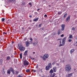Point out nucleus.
<instances>
[{"instance_id": "obj_50", "label": "nucleus", "mask_w": 77, "mask_h": 77, "mask_svg": "<svg viewBox=\"0 0 77 77\" xmlns=\"http://www.w3.org/2000/svg\"><path fill=\"white\" fill-rule=\"evenodd\" d=\"M36 27H38V25H36Z\"/></svg>"}, {"instance_id": "obj_9", "label": "nucleus", "mask_w": 77, "mask_h": 77, "mask_svg": "<svg viewBox=\"0 0 77 77\" xmlns=\"http://www.w3.org/2000/svg\"><path fill=\"white\" fill-rule=\"evenodd\" d=\"M70 16H69L66 19V21L67 22H69L70 21Z\"/></svg>"}, {"instance_id": "obj_42", "label": "nucleus", "mask_w": 77, "mask_h": 77, "mask_svg": "<svg viewBox=\"0 0 77 77\" xmlns=\"http://www.w3.org/2000/svg\"><path fill=\"white\" fill-rule=\"evenodd\" d=\"M18 77H22V76H21L20 75H19L18 76Z\"/></svg>"}, {"instance_id": "obj_41", "label": "nucleus", "mask_w": 77, "mask_h": 77, "mask_svg": "<svg viewBox=\"0 0 77 77\" xmlns=\"http://www.w3.org/2000/svg\"><path fill=\"white\" fill-rule=\"evenodd\" d=\"M60 31H59L58 32V35H60Z\"/></svg>"}, {"instance_id": "obj_10", "label": "nucleus", "mask_w": 77, "mask_h": 77, "mask_svg": "<svg viewBox=\"0 0 77 77\" xmlns=\"http://www.w3.org/2000/svg\"><path fill=\"white\" fill-rule=\"evenodd\" d=\"M53 69L54 72H56L57 71V67H54L53 68Z\"/></svg>"}, {"instance_id": "obj_16", "label": "nucleus", "mask_w": 77, "mask_h": 77, "mask_svg": "<svg viewBox=\"0 0 77 77\" xmlns=\"http://www.w3.org/2000/svg\"><path fill=\"white\" fill-rule=\"evenodd\" d=\"M7 73L8 74H11V70H10L8 69L7 70Z\"/></svg>"}, {"instance_id": "obj_43", "label": "nucleus", "mask_w": 77, "mask_h": 77, "mask_svg": "<svg viewBox=\"0 0 77 77\" xmlns=\"http://www.w3.org/2000/svg\"><path fill=\"white\" fill-rule=\"evenodd\" d=\"M41 24H40L38 25L39 27H41Z\"/></svg>"}, {"instance_id": "obj_1", "label": "nucleus", "mask_w": 77, "mask_h": 77, "mask_svg": "<svg viewBox=\"0 0 77 77\" xmlns=\"http://www.w3.org/2000/svg\"><path fill=\"white\" fill-rule=\"evenodd\" d=\"M71 69V66H70L69 64H67V65H66L65 68L66 71V72H69Z\"/></svg>"}, {"instance_id": "obj_25", "label": "nucleus", "mask_w": 77, "mask_h": 77, "mask_svg": "<svg viewBox=\"0 0 77 77\" xmlns=\"http://www.w3.org/2000/svg\"><path fill=\"white\" fill-rule=\"evenodd\" d=\"M10 59V57L8 56L7 57V60H9Z\"/></svg>"}, {"instance_id": "obj_46", "label": "nucleus", "mask_w": 77, "mask_h": 77, "mask_svg": "<svg viewBox=\"0 0 77 77\" xmlns=\"http://www.w3.org/2000/svg\"><path fill=\"white\" fill-rule=\"evenodd\" d=\"M54 64H55V63H52V65H54Z\"/></svg>"}, {"instance_id": "obj_11", "label": "nucleus", "mask_w": 77, "mask_h": 77, "mask_svg": "<svg viewBox=\"0 0 77 77\" xmlns=\"http://www.w3.org/2000/svg\"><path fill=\"white\" fill-rule=\"evenodd\" d=\"M48 66L50 68H52V65H51V63H49Z\"/></svg>"}, {"instance_id": "obj_32", "label": "nucleus", "mask_w": 77, "mask_h": 77, "mask_svg": "<svg viewBox=\"0 0 77 77\" xmlns=\"http://www.w3.org/2000/svg\"><path fill=\"white\" fill-rule=\"evenodd\" d=\"M34 14H35V15H38V13H37V12H35Z\"/></svg>"}, {"instance_id": "obj_54", "label": "nucleus", "mask_w": 77, "mask_h": 77, "mask_svg": "<svg viewBox=\"0 0 77 77\" xmlns=\"http://www.w3.org/2000/svg\"><path fill=\"white\" fill-rule=\"evenodd\" d=\"M49 6H50L49 5Z\"/></svg>"}, {"instance_id": "obj_13", "label": "nucleus", "mask_w": 77, "mask_h": 77, "mask_svg": "<svg viewBox=\"0 0 77 77\" xmlns=\"http://www.w3.org/2000/svg\"><path fill=\"white\" fill-rule=\"evenodd\" d=\"M74 51H75V50H74V49H72L70 51V53L71 54H72Z\"/></svg>"}, {"instance_id": "obj_28", "label": "nucleus", "mask_w": 77, "mask_h": 77, "mask_svg": "<svg viewBox=\"0 0 77 77\" xmlns=\"http://www.w3.org/2000/svg\"><path fill=\"white\" fill-rule=\"evenodd\" d=\"M5 19L4 18H2V21L3 22V21H5Z\"/></svg>"}, {"instance_id": "obj_5", "label": "nucleus", "mask_w": 77, "mask_h": 77, "mask_svg": "<svg viewBox=\"0 0 77 77\" xmlns=\"http://www.w3.org/2000/svg\"><path fill=\"white\" fill-rule=\"evenodd\" d=\"M9 69V70H10V71H11V72H12L13 74H15V72H14V69L13 68H12L10 67Z\"/></svg>"}, {"instance_id": "obj_52", "label": "nucleus", "mask_w": 77, "mask_h": 77, "mask_svg": "<svg viewBox=\"0 0 77 77\" xmlns=\"http://www.w3.org/2000/svg\"><path fill=\"white\" fill-rule=\"evenodd\" d=\"M40 9H38V11H39V10Z\"/></svg>"}, {"instance_id": "obj_19", "label": "nucleus", "mask_w": 77, "mask_h": 77, "mask_svg": "<svg viewBox=\"0 0 77 77\" xmlns=\"http://www.w3.org/2000/svg\"><path fill=\"white\" fill-rule=\"evenodd\" d=\"M27 51H26L24 53V55H25V56H26L27 55Z\"/></svg>"}, {"instance_id": "obj_34", "label": "nucleus", "mask_w": 77, "mask_h": 77, "mask_svg": "<svg viewBox=\"0 0 77 77\" xmlns=\"http://www.w3.org/2000/svg\"><path fill=\"white\" fill-rule=\"evenodd\" d=\"M29 5H30L31 6H32V3H31V2L29 3Z\"/></svg>"}, {"instance_id": "obj_33", "label": "nucleus", "mask_w": 77, "mask_h": 77, "mask_svg": "<svg viewBox=\"0 0 77 77\" xmlns=\"http://www.w3.org/2000/svg\"><path fill=\"white\" fill-rule=\"evenodd\" d=\"M61 37H63L64 36V35L62 34L60 35Z\"/></svg>"}, {"instance_id": "obj_27", "label": "nucleus", "mask_w": 77, "mask_h": 77, "mask_svg": "<svg viewBox=\"0 0 77 77\" xmlns=\"http://www.w3.org/2000/svg\"><path fill=\"white\" fill-rule=\"evenodd\" d=\"M63 45H64V44H63V43H62V44H60L59 45V47H61V46H63Z\"/></svg>"}, {"instance_id": "obj_14", "label": "nucleus", "mask_w": 77, "mask_h": 77, "mask_svg": "<svg viewBox=\"0 0 77 77\" xmlns=\"http://www.w3.org/2000/svg\"><path fill=\"white\" fill-rule=\"evenodd\" d=\"M50 68L48 66H47L46 67V70H49L50 69Z\"/></svg>"}, {"instance_id": "obj_51", "label": "nucleus", "mask_w": 77, "mask_h": 77, "mask_svg": "<svg viewBox=\"0 0 77 77\" xmlns=\"http://www.w3.org/2000/svg\"><path fill=\"white\" fill-rule=\"evenodd\" d=\"M57 66H59V65L58 64H57Z\"/></svg>"}, {"instance_id": "obj_38", "label": "nucleus", "mask_w": 77, "mask_h": 77, "mask_svg": "<svg viewBox=\"0 0 77 77\" xmlns=\"http://www.w3.org/2000/svg\"><path fill=\"white\" fill-rule=\"evenodd\" d=\"M53 35H56V33L54 32L53 33Z\"/></svg>"}, {"instance_id": "obj_4", "label": "nucleus", "mask_w": 77, "mask_h": 77, "mask_svg": "<svg viewBox=\"0 0 77 77\" xmlns=\"http://www.w3.org/2000/svg\"><path fill=\"white\" fill-rule=\"evenodd\" d=\"M23 64L24 66H28L29 65V62L26 60H25L23 62Z\"/></svg>"}, {"instance_id": "obj_18", "label": "nucleus", "mask_w": 77, "mask_h": 77, "mask_svg": "<svg viewBox=\"0 0 77 77\" xmlns=\"http://www.w3.org/2000/svg\"><path fill=\"white\" fill-rule=\"evenodd\" d=\"M50 72L51 73V74L53 73V72H53V70H52V69H51L50 71Z\"/></svg>"}, {"instance_id": "obj_30", "label": "nucleus", "mask_w": 77, "mask_h": 77, "mask_svg": "<svg viewBox=\"0 0 77 77\" xmlns=\"http://www.w3.org/2000/svg\"><path fill=\"white\" fill-rule=\"evenodd\" d=\"M18 74V72L17 71H15V74Z\"/></svg>"}, {"instance_id": "obj_22", "label": "nucleus", "mask_w": 77, "mask_h": 77, "mask_svg": "<svg viewBox=\"0 0 77 77\" xmlns=\"http://www.w3.org/2000/svg\"><path fill=\"white\" fill-rule=\"evenodd\" d=\"M20 57L21 59H22V53H21L20 54Z\"/></svg>"}, {"instance_id": "obj_31", "label": "nucleus", "mask_w": 77, "mask_h": 77, "mask_svg": "<svg viewBox=\"0 0 77 77\" xmlns=\"http://www.w3.org/2000/svg\"><path fill=\"white\" fill-rule=\"evenodd\" d=\"M71 41H72V39H70L68 40V42H71Z\"/></svg>"}, {"instance_id": "obj_39", "label": "nucleus", "mask_w": 77, "mask_h": 77, "mask_svg": "<svg viewBox=\"0 0 77 77\" xmlns=\"http://www.w3.org/2000/svg\"><path fill=\"white\" fill-rule=\"evenodd\" d=\"M33 45H36V43H33Z\"/></svg>"}, {"instance_id": "obj_37", "label": "nucleus", "mask_w": 77, "mask_h": 77, "mask_svg": "<svg viewBox=\"0 0 77 77\" xmlns=\"http://www.w3.org/2000/svg\"><path fill=\"white\" fill-rule=\"evenodd\" d=\"M3 34H5V35H6V34H7V33H6L5 32H3Z\"/></svg>"}, {"instance_id": "obj_20", "label": "nucleus", "mask_w": 77, "mask_h": 77, "mask_svg": "<svg viewBox=\"0 0 77 77\" xmlns=\"http://www.w3.org/2000/svg\"><path fill=\"white\" fill-rule=\"evenodd\" d=\"M11 20H7V23L8 24V23H11Z\"/></svg>"}, {"instance_id": "obj_44", "label": "nucleus", "mask_w": 77, "mask_h": 77, "mask_svg": "<svg viewBox=\"0 0 77 77\" xmlns=\"http://www.w3.org/2000/svg\"><path fill=\"white\" fill-rule=\"evenodd\" d=\"M30 40L31 41H33V39H32V38H30Z\"/></svg>"}, {"instance_id": "obj_7", "label": "nucleus", "mask_w": 77, "mask_h": 77, "mask_svg": "<svg viewBox=\"0 0 77 77\" xmlns=\"http://www.w3.org/2000/svg\"><path fill=\"white\" fill-rule=\"evenodd\" d=\"M61 26L62 28L61 29V30H62V31H63V30H65V25L64 24H62L61 25Z\"/></svg>"}, {"instance_id": "obj_40", "label": "nucleus", "mask_w": 77, "mask_h": 77, "mask_svg": "<svg viewBox=\"0 0 77 77\" xmlns=\"http://www.w3.org/2000/svg\"><path fill=\"white\" fill-rule=\"evenodd\" d=\"M10 2H13V0H9Z\"/></svg>"}, {"instance_id": "obj_2", "label": "nucleus", "mask_w": 77, "mask_h": 77, "mask_svg": "<svg viewBox=\"0 0 77 77\" xmlns=\"http://www.w3.org/2000/svg\"><path fill=\"white\" fill-rule=\"evenodd\" d=\"M48 57H49L48 54H45L43 57L42 59L44 60H45L46 59L48 58Z\"/></svg>"}, {"instance_id": "obj_35", "label": "nucleus", "mask_w": 77, "mask_h": 77, "mask_svg": "<svg viewBox=\"0 0 77 77\" xmlns=\"http://www.w3.org/2000/svg\"><path fill=\"white\" fill-rule=\"evenodd\" d=\"M45 18H47V15L46 14L45 15Z\"/></svg>"}, {"instance_id": "obj_36", "label": "nucleus", "mask_w": 77, "mask_h": 77, "mask_svg": "<svg viewBox=\"0 0 77 77\" xmlns=\"http://www.w3.org/2000/svg\"><path fill=\"white\" fill-rule=\"evenodd\" d=\"M72 30H75V28L74 27L72 28Z\"/></svg>"}, {"instance_id": "obj_3", "label": "nucleus", "mask_w": 77, "mask_h": 77, "mask_svg": "<svg viewBox=\"0 0 77 77\" xmlns=\"http://www.w3.org/2000/svg\"><path fill=\"white\" fill-rule=\"evenodd\" d=\"M19 49L21 51H23L25 50V48L23 46H19Z\"/></svg>"}, {"instance_id": "obj_48", "label": "nucleus", "mask_w": 77, "mask_h": 77, "mask_svg": "<svg viewBox=\"0 0 77 77\" xmlns=\"http://www.w3.org/2000/svg\"><path fill=\"white\" fill-rule=\"evenodd\" d=\"M60 13H61L60 12H58V14H59V15H60Z\"/></svg>"}, {"instance_id": "obj_55", "label": "nucleus", "mask_w": 77, "mask_h": 77, "mask_svg": "<svg viewBox=\"0 0 77 77\" xmlns=\"http://www.w3.org/2000/svg\"><path fill=\"white\" fill-rule=\"evenodd\" d=\"M49 6H50L49 5Z\"/></svg>"}, {"instance_id": "obj_21", "label": "nucleus", "mask_w": 77, "mask_h": 77, "mask_svg": "<svg viewBox=\"0 0 77 77\" xmlns=\"http://www.w3.org/2000/svg\"><path fill=\"white\" fill-rule=\"evenodd\" d=\"M61 39L60 38H58L57 39V41H60V44H61Z\"/></svg>"}, {"instance_id": "obj_8", "label": "nucleus", "mask_w": 77, "mask_h": 77, "mask_svg": "<svg viewBox=\"0 0 77 77\" xmlns=\"http://www.w3.org/2000/svg\"><path fill=\"white\" fill-rule=\"evenodd\" d=\"M56 75V74L55 73H54L53 74L52 73H51L50 75V77H54L55 75Z\"/></svg>"}, {"instance_id": "obj_6", "label": "nucleus", "mask_w": 77, "mask_h": 77, "mask_svg": "<svg viewBox=\"0 0 77 77\" xmlns=\"http://www.w3.org/2000/svg\"><path fill=\"white\" fill-rule=\"evenodd\" d=\"M66 37H65L63 39L62 43L63 44H64L65 42V41H66Z\"/></svg>"}, {"instance_id": "obj_47", "label": "nucleus", "mask_w": 77, "mask_h": 77, "mask_svg": "<svg viewBox=\"0 0 77 77\" xmlns=\"http://www.w3.org/2000/svg\"><path fill=\"white\" fill-rule=\"evenodd\" d=\"M29 17H30V18H32V16H31V15H30V16H29Z\"/></svg>"}, {"instance_id": "obj_29", "label": "nucleus", "mask_w": 77, "mask_h": 77, "mask_svg": "<svg viewBox=\"0 0 77 77\" xmlns=\"http://www.w3.org/2000/svg\"><path fill=\"white\" fill-rule=\"evenodd\" d=\"M32 71H33L34 72H36V71L35 70H33V69H32Z\"/></svg>"}, {"instance_id": "obj_49", "label": "nucleus", "mask_w": 77, "mask_h": 77, "mask_svg": "<svg viewBox=\"0 0 77 77\" xmlns=\"http://www.w3.org/2000/svg\"><path fill=\"white\" fill-rule=\"evenodd\" d=\"M33 54H35V52H33Z\"/></svg>"}, {"instance_id": "obj_45", "label": "nucleus", "mask_w": 77, "mask_h": 77, "mask_svg": "<svg viewBox=\"0 0 77 77\" xmlns=\"http://www.w3.org/2000/svg\"><path fill=\"white\" fill-rule=\"evenodd\" d=\"M38 65H37L36 66V68L38 69Z\"/></svg>"}, {"instance_id": "obj_53", "label": "nucleus", "mask_w": 77, "mask_h": 77, "mask_svg": "<svg viewBox=\"0 0 77 77\" xmlns=\"http://www.w3.org/2000/svg\"><path fill=\"white\" fill-rule=\"evenodd\" d=\"M50 77V76H48V77Z\"/></svg>"}, {"instance_id": "obj_17", "label": "nucleus", "mask_w": 77, "mask_h": 77, "mask_svg": "<svg viewBox=\"0 0 77 77\" xmlns=\"http://www.w3.org/2000/svg\"><path fill=\"white\" fill-rule=\"evenodd\" d=\"M72 35H69V39H72Z\"/></svg>"}, {"instance_id": "obj_15", "label": "nucleus", "mask_w": 77, "mask_h": 77, "mask_svg": "<svg viewBox=\"0 0 77 77\" xmlns=\"http://www.w3.org/2000/svg\"><path fill=\"white\" fill-rule=\"evenodd\" d=\"M39 20V18L38 17H37V18L34 19L33 20V21H38Z\"/></svg>"}, {"instance_id": "obj_12", "label": "nucleus", "mask_w": 77, "mask_h": 77, "mask_svg": "<svg viewBox=\"0 0 77 77\" xmlns=\"http://www.w3.org/2000/svg\"><path fill=\"white\" fill-rule=\"evenodd\" d=\"M30 45V43L29 42H26V47H29Z\"/></svg>"}, {"instance_id": "obj_24", "label": "nucleus", "mask_w": 77, "mask_h": 77, "mask_svg": "<svg viewBox=\"0 0 77 77\" xmlns=\"http://www.w3.org/2000/svg\"><path fill=\"white\" fill-rule=\"evenodd\" d=\"M30 70L29 69H28L26 70V72H30Z\"/></svg>"}, {"instance_id": "obj_26", "label": "nucleus", "mask_w": 77, "mask_h": 77, "mask_svg": "<svg viewBox=\"0 0 77 77\" xmlns=\"http://www.w3.org/2000/svg\"><path fill=\"white\" fill-rule=\"evenodd\" d=\"M67 15V13L65 14L64 16V18H65Z\"/></svg>"}, {"instance_id": "obj_23", "label": "nucleus", "mask_w": 77, "mask_h": 77, "mask_svg": "<svg viewBox=\"0 0 77 77\" xmlns=\"http://www.w3.org/2000/svg\"><path fill=\"white\" fill-rule=\"evenodd\" d=\"M72 76V73H70L68 74V77H71Z\"/></svg>"}]
</instances>
